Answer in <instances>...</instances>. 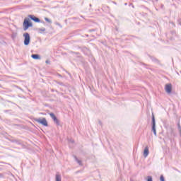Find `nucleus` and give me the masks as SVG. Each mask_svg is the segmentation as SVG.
Here are the masks:
<instances>
[{"instance_id": "nucleus-5", "label": "nucleus", "mask_w": 181, "mask_h": 181, "mask_svg": "<svg viewBox=\"0 0 181 181\" xmlns=\"http://www.w3.org/2000/svg\"><path fill=\"white\" fill-rule=\"evenodd\" d=\"M49 115L51 117L52 119H53L54 124H56V125L59 127L60 125V120L57 119L54 113L53 112L49 113Z\"/></svg>"}, {"instance_id": "nucleus-11", "label": "nucleus", "mask_w": 181, "mask_h": 181, "mask_svg": "<svg viewBox=\"0 0 181 181\" xmlns=\"http://www.w3.org/2000/svg\"><path fill=\"white\" fill-rule=\"evenodd\" d=\"M75 160H76V161L77 162V163H78V165H80L81 166L83 165V164L81 163V160H78V158H77L76 156H75Z\"/></svg>"}, {"instance_id": "nucleus-27", "label": "nucleus", "mask_w": 181, "mask_h": 181, "mask_svg": "<svg viewBox=\"0 0 181 181\" xmlns=\"http://www.w3.org/2000/svg\"><path fill=\"white\" fill-rule=\"evenodd\" d=\"M42 23H45V21H42Z\"/></svg>"}, {"instance_id": "nucleus-29", "label": "nucleus", "mask_w": 181, "mask_h": 181, "mask_svg": "<svg viewBox=\"0 0 181 181\" xmlns=\"http://www.w3.org/2000/svg\"><path fill=\"white\" fill-rule=\"evenodd\" d=\"M90 6H91V4H90Z\"/></svg>"}, {"instance_id": "nucleus-16", "label": "nucleus", "mask_w": 181, "mask_h": 181, "mask_svg": "<svg viewBox=\"0 0 181 181\" xmlns=\"http://www.w3.org/2000/svg\"><path fill=\"white\" fill-rule=\"evenodd\" d=\"M160 181H165V177H163V175H160Z\"/></svg>"}, {"instance_id": "nucleus-20", "label": "nucleus", "mask_w": 181, "mask_h": 181, "mask_svg": "<svg viewBox=\"0 0 181 181\" xmlns=\"http://www.w3.org/2000/svg\"><path fill=\"white\" fill-rule=\"evenodd\" d=\"M45 63H46L47 64H50V62H49V60H46V61H45Z\"/></svg>"}, {"instance_id": "nucleus-21", "label": "nucleus", "mask_w": 181, "mask_h": 181, "mask_svg": "<svg viewBox=\"0 0 181 181\" xmlns=\"http://www.w3.org/2000/svg\"><path fill=\"white\" fill-rule=\"evenodd\" d=\"M95 29H90V30H89V32H95Z\"/></svg>"}, {"instance_id": "nucleus-17", "label": "nucleus", "mask_w": 181, "mask_h": 181, "mask_svg": "<svg viewBox=\"0 0 181 181\" xmlns=\"http://www.w3.org/2000/svg\"><path fill=\"white\" fill-rule=\"evenodd\" d=\"M151 59L152 62H158L156 58H153V57H151Z\"/></svg>"}, {"instance_id": "nucleus-7", "label": "nucleus", "mask_w": 181, "mask_h": 181, "mask_svg": "<svg viewBox=\"0 0 181 181\" xmlns=\"http://www.w3.org/2000/svg\"><path fill=\"white\" fill-rule=\"evenodd\" d=\"M165 91L168 94H170V93H172V84L169 83L165 85Z\"/></svg>"}, {"instance_id": "nucleus-2", "label": "nucleus", "mask_w": 181, "mask_h": 181, "mask_svg": "<svg viewBox=\"0 0 181 181\" xmlns=\"http://www.w3.org/2000/svg\"><path fill=\"white\" fill-rule=\"evenodd\" d=\"M34 121H35V122H38V124H41V125H43V127H49L47 120L45 117H43L42 119L36 118V119H34Z\"/></svg>"}, {"instance_id": "nucleus-12", "label": "nucleus", "mask_w": 181, "mask_h": 181, "mask_svg": "<svg viewBox=\"0 0 181 181\" xmlns=\"http://www.w3.org/2000/svg\"><path fill=\"white\" fill-rule=\"evenodd\" d=\"M40 33H42V32H46V28H42L38 29Z\"/></svg>"}, {"instance_id": "nucleus-6", "label": "nucleus", "mask_w": 181, "mask_h": 181, "mask_svg": "<svg viewBox=\"0 0 181 181\" xmlns=\"http://www.w3.org/2000/svg\"><path fill=\"white\" fill-rule=\"evenodd\" d=\"M28 18H30L31 21H33L34 22H35V23H40V19L35 16L34 15H28Z\"/></svg>"}, {"instance_id": "nucleus-8", "label": "nucleus", "mask_w": 181, "mask_h": 181, "mask_svg": "<svg viewBox=\"0 0 181 181\" xmlns=\"http://www.w3.org/2000/svg\"><path fill=\"white\" fill-rule=\"evenodd\" d=\"M148 155H149V147H148V146H146L144 151V158H147Z\"/></svg>"}, {"instance_id": "nucleus-15", "label": "nucleus", "mask_w": 181, "mask_h": 181, "mask_svg": "<svg viewBox=\"0 0 181 181\" xmlns=\"http://www.w3.org/2000/svg\"><path fill=\"white\" fill-rule=\"evenodd\" d=\"M147 181H153L152 176H148L147 177Z\"/></svg>"}, {"instance_id": "nucleus-25", "label": "nucleus", "mask_w": 181, "mask_h": 181, "mask_svg": "<svg viewBox=\"0 0 181 181\" xmlns=\"http://www.w3.org/2000/svg\"><path fill=\"white\" fill-rule=\"evenodd\" d=\"M99 124H100V125H101V121H99Z\"/></svg>"}, {"instance_id": "nucleus-30", "label": "nucleus", "mask_w": 181, "mask_h": 181, "mask_svg": "<svg viewBox=\"0 0 181 181\" xmlns=\"http://www.w3.org/2000/svg\"><path fill=\"white\" fill-rule=\"evenodd\" d=\"M180 25H181V23H180Z\"/></svg>"}, {"instance_id": "nucleus-10", "label": "nucleus", "mask_w": 181, "mask_h": 181, "mask_svg": "<svg viewBox=\"0 0 181 181\" xmlns=\"http://www.w3.org/2000/svg\"><path fill=\"white\" fill-rule=\"evenodd\" d=\"M55 181H62V175L59 173H57L55 175Z\"/></svg>"}, {"instance_id": "nucleus-14", "label": "nucleus", "mask_w": 181, "mask_h": 181, "mask_svg": "<svg viewBox=\"0 0 181 181\" xmlns=\"http://www.w3.org/2000/svg\"><path fill=\"white\" fill-rule=\"evenodd\" d=\"M45 21L46 22H47L48 23H52L51 20L49 19V18H47V17H45Z\"/></svg>"}, {"instance_id": "nucleus-23", "label": "nucleus", "mask_w": 181, "mask_h": 181, "mask_svg": "<svg viewBox=\"0 0 181 181\" xmlns=\"http://www.w3.org/2000/svg\"><path fill=\"white\" fill-rule=\"evenodd\" d=\"M4 175L1 174V173H0V179H1V177H2Z\"/></svg>"}, {"instance_id": "nucleus-24", "label": "nucleus", "mask_w": 181, "mask_h": 181, "mask_svg": "<svg viewBox=\"0 0 181 181\" xmlns=\"http://www.w3.org/2000/svg\"><path fill=\"white\" fill-rule=\"evenodd\" d=\"M4 112H9V110H4Z\"/></svg>"}, {"instance_id": "nucleus-1", "label": "nucleus", "mask_w": 181, "mask_h": 181, "mask_svg": "<svg viewBox=\"0 0 181 181\" xmlns=\"http://www.w3.org/2000/svg\"><path fill=\"white\" fill-rule=\"evenodd\" d=\"M23 30H28L29 28H32L33 26V24L32 23V21L29 18H25L23 23Z\"/></svg>"}, {"instance_id": "nucleus-22", "label": "nucleus", "mask_w": 181, "mask_h": 181, "mask_svg": "<svg viewBox=\"0 0 181 181\" xmlns=\"http://www.w3.org/2000/svg\"><path fill=\"white\" fill-rule=\"evenodd\" d=\"M69 142H71V144H73V142H74V140L70 139V140H69Z\"/></svg>"}, {"instance_id": "nucleus-26", "label": "nucleus", "mask_w": 181, "mask_h": 181, "mask_svg": "<svg viewBox=\"0 0 181 181\" xmlns=\"http://www.w3.org/2000/svg\"><path fill=\"white\" fill-rule=\"evenodd\" d=\"M124 5H125V6H127V3H125V4H124Z\"/></svg>"}, {"instance_id": "nucleus-28", "label": "nucleus", "mask_w": 181, "mask_h": 181, "mask_svg": "<svg viewBox=\"0 0 181 181\" xmlns=\"http://www.w3.org/2000/svg\"><path fill=\"white\" fill-rule=\"evenodd\" d=\"M59 77H62V75H59Z\"/></svg>"}, {"instance_id": "nucleus-13", "label": "nucleus", "mask_w": 181, "mask_h": 181, "mask_svg": "<svg viewBox=\"0 0 181 181\" xmlns=\"http://www.w3.org/2000/svg\"><path fill=\"white\" fill-rule=\"evenodd\" d=\"M12 142H15L16 144H17V145H21V141H19V140H13Z\"/></svg>"}, {"instance_id": "nucleus-4", "label": "nucleus", "mask_w": 181, "mask_h": 181, "mask_svg": "<svg viewBox=\"0 0 181 181\" xmlns=\"http://www.w3.org/2000/svg\"><path fill=\"white\" fill-rule=\"evenodd\" d=\"M152 122H151V125H152V128H151V131L153 132L155 136H156V121L155 120V115H153V114L152 115Z\"/></svg>"}, {"instance_id": "nucleus-18", "label": "nucleus", "mask_w": 181, "mask_h": 181, "mask_svg": "<svg viewBox=\"0 0 181 181\" xmlns=\"http://www.w3.org/2000/svg\"><path fill=\"white\" fill-rule=\"evenodd\" d=\"M72 53H74V54H76L78 57H80V53L78 52H72Z\"/></svg>"}, {"instance_id": "nucleus-9", "label": "nucleus", "mask_w": 181, "mask_h": 181, "mask_svg": "<svg viewBox=\"0 0 181 181\" xmlns=\"http://www.w3.org/2000/svg\"><path fill=\"white\" fill-rule=\"evenodd\" d=\"M31 57L32 59H34V60H40V55L37 54H33Z\"/></svg>"}, {"instance_id": "nucleus-3", "label": "nucleus", "mask_w": 181, "mask_h": 181, "mask_svg": "<svg viewBox=\"0 0 181 181\" xmlns=\"http://www.w3.org/2000/svg\"><path fill=\"white\" fill-rule=\"evenodd\" d=\"M23 36L24 37L25 46H29V44L30 43V35H29L28 33H25Z\"/></svg>"}, {"instance_id": "nucleus-19", "label": "nucleus", "mask_w": 181, "mask_h": 181, "mask_svg": "<svg viewBox=\"0 0 181 181\" xmlns=\"http://www.w3.org/2000/svg\"><path fill=\"white\" fill-rule=\"evenodd\" d=\"M57 84H59V86H64V83L62 82H57Z\"/></svg>"}]
</instances>
